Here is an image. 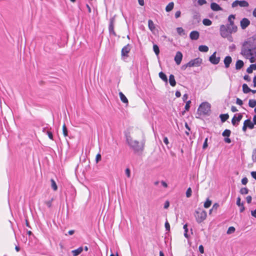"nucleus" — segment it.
Instances as JSON below:
<instances>
[{"label": "nucleus", "instance_id": "1", "mask_svg": "<svg viewBox=\"0 0 256 256\" xmlns=\"http://www.w3.org/2000/svg\"><path fill=\"white\" fill-rule=\"evenodd\" d=\"M145 140H143L140 144L138 140H134V142L129 144V146L134 154L142 152L144 150Z\"/></svg>", "mask_w": 256, "mask_h": 256}, {"label": "nucleus", "instance_id": "2", "mask_svg": "<svg viewBox=\"0 0 256 256\" xmlns=\"http://www.w3.org/2000/svg\"><path fill=\"white\" fill-rule=\"evenodd\" d=\"M210 104L208 102H203L199 106L197 114L200 116H210Z\"/></svg>", "mask_w": 256, "mask_h": 256}, {"label": "nucleus", "instance_id": "3", "mask_svg": "<svg viewBox=\"0 0 256 256\" xmlns=\"http://www.w3.org/2000/svg\"><path fill=\"white\" fill-rule=\"evenodd\" d=\"M237 30V26H234L231 28L230 26H226L224 24L221 25L220 28V36L224 38H226V36H228L230 34L236 32Z\"/></svg>", "mask_w": 256, "mask_h": 256}, {"label": "nucleus", "instance_id": "4", "mask_svg": "<svg viewBox=\"0 0 256 256\" xmlns=\"http://www.w3.org/2000/svg\"><path fill=\"white\" fill-rule=\"evenodd\" d=\"M244 48H246L248 50H244V54L246 55V58L250 60V62L252 63L255 62L254 56H256V52L253 53L252 51V46L248 42L244 44Z\"/></svg>", "mask_w": 256, "mask_h": 256}, {"label": "nucleus", "instance_id": "5", "mask_svg": "<svg viewBox=\"0 0 256 256\" xmlns=\"http://www.w3.org/2000/svg\"><path fill=\"white\" fill-rule=\"evenodd\" d=\"M196 214L194 216L196 218V222L198 224H200L206 220L207 214L206 210H202L201 212H198V210L195 211Z\"/></svg>", "mask_w": 256, "mask_h": 256}, {"label": "nucleus", "instance_id": "6", "mask_svg": "<svg viewBox=\"0 0 256 256\" xmlns=\"http://www.w3.org/2000/svg\"><path fill=\"white\" fill-rule=\"evenodd\" d=\"M115 22V17L114 16L110 18V22L108 24V32L110 36H116L117 35L114 30V25Z\"/></svg>", "mask_w": 256, "mask_h": 256}, {"label": "nucleus", "instance_id": "7", "mask_svg": "<svg viewBox=\"0 0 256 256\" xmlns=\"http://www.w3.org/2000/svg\"><path fill=\"white\" fill-rule=\"evenodd\" d=\"M202 60L200 58H196L191 60L188 62L190 67L192 66H199L202 64Z\"/></svg>", "mask_w": 256, "mask_h": 256}, {"label": "nucleus", "instance_id": "8", "mask_svg": "<svg viewBox=\"0 0 256 256\" xmlns=\"http://www.w3.org/2000/svg\"><path fill=\"white\" fill-rule=\"evenodd\" d=\"M130 45L128 44L124 46L121 51V56L122 58H124V59L125 58H128V54L130 52Z\"/></svg>", "mask_w": 256, "mask_h": 256}, {"label": "nucleus", "instance_id": "9", "mask_svg": "<svg viewBox=\"0 0 256 256\" xmlns=\"http://www.w3.org/2000/svg\"><path fill=\"white\" fill-rule=\"evenodd\" d=\"M216 52H214L208 58L209 61L213 64H217L219 63L220 58V56H216Z\"/></svg>", "mask_w": 256, "mask_h": 256}, {"label": "nucleus", "instance_id": "10", "mask_svg": "<svg viewBox=\"0 0 256 256\" xmlns=\"http://www.w3.org/2000/svg\"><path fill=\"white\" fill-rule=\"evenodd\" d=\"M254 128V123L250 120H246L244 122L242 130L246 132L248 128L252 129Z\"/></svg>", "mask_w": 256, "mask_h": 256}, {"label": "nucleus", "instance_id": "11", "mask_svg": "<svg viewBox=\"0 0 256 256\" xmlns=\"http://www.w3.org/2000/svg\"><path fill=\"white\" fill-rule=\"evenodd\" d=\"M240 122V113L236 114L232 120V124L234 126H237Z\"/></svg>", "mask_w": 256, "mask_h": 256}, {"label": "nucleus", "instance_id": "12", "mask_svg": "<svg viewBox=\"0 0 256 256\" xmlns=\"http://www.w3.org/2000/svg\"><path fill=\"white\" fill-rule=\"evenodd\" d=\"M182 54L180 51H178L174 56V60L177 65H179L182 59Z\"/></svg>", "mask_w": 256, "mask_h": 256}, {"label": "nucleus", "instance_id": "13", "mask_svg": "<svg viewBox=\"0 0 256 256\" xmlns=\"http://www.w3.org/2000/svg\"><path fill=\"white\" fill-rule=\"evenodd\" d=\"M200 33L197 30L192 31L190 34V38L192 40H197L199 38Z\"/></svg>", "mask_w": 256, "mask_h": 256}, {"label": "nucleus", "instance_id": "14", "mask_svg": "<svg viewBox=\"0 0 256 256\" xmlns=\"http://www.w3.org/2000/svg\"><path fill=\"white\" fill-rule=\"evenodd\" d=\"M232 62V58L231 56H226L224 60V67L226 68H229Z\"/></svg>", "mask_w": 256, "mask_h": 256}, {"label": "nucleus", "instance_id": "15", "mask_svg": "<svg viewBox=\"0 0 256 256\" xmlns=\"http://www.w3.org/2000/svg\"><path fill=\"white\" fill-rule=\"evenodd\" d=\"M235 18V15L234 14H230L228 16V23L227 24V26H230L231 28L236 26L234 24V22L233 20Z\"/></svg>", "mask_w": 256, "mask_h": 256}, {"label": "nucleus", "instance_id": "16", "mask_svg": "<svg viewBox=\"0 0 256 256\" xmlns=\"http://www.w3.org/2000/svg\"><path fill=\"white\" fill-rule=\"evenodd\" d=\"M250 24V21L246 18H244L241 20V28L245 29Z\"/></svg>", "mask_w": 256, "mask_h": 256}, {"label": "nucleus", "instance_id": "17", "mask_svg": "<svg viewBox=\"0 0 256 256\" xmlns=\"http://www.w3.org/2000/svg\"><path fill=\"white\" fill-rule=\"evenodd\" d=\"M210 8L214 11H219L222 10V8L218 4L214 2L211 3Z\"/></svg>", "mask_w": 256, "mask_h": 256}, {"label": "nucleus", "instance_id": "18", "mask_svg": "<svg viewBox=\"0 0 256 256\" xmlns=\"http://www.w3.org/2000/svg\"><path fill=\"white\" fill-rule=\"evenodd\" d=\"M83 250V247L80 246L76 250H74L72 251V254L73 256H78Z\"/></svg>", "mask_w": 256, "mask_h": 256}, {"label": "nucleus", "instance_id": "19", "mask_svg": "<svg viewBox=\"0 0 256 256\" xmlns=\"http://www.w3.org/2000/svg\"><path fill=\"white\" fill-rule=\"evenodd\" d=\"M169 82L172 86H174L176 85L174 76L172 74H170L169 76Z\"/></svg>", "mask_w": 256, "mask_h": 256}, {"label": "nucleus", "instance_id": "20", "mask_svg": "<svg viewBox=\"0 0 256 256\" xmlns=\"http://www.w3.org/2000/svg\"><path fill=\"white\" fill-rule=\"evenodd\" d=\"M191 103L190 100L186 102V104L184 106V110L181 112V114L184 116L186 111H188L190 108V104Z\"/></svg>", "mask_w": 256, "mask_h": 256}, {"label": "nucleus", "instance_id": "21", "mask_svg": "<svg viewBox=\"0 0 256 256\" xmlns=\"http://www.w3.org/2000/svg\"><path fill=\"white\" fill-rule=\"evenodd\" d=\"M119 96H120V99L122 102L126 104H128V98H126V97L125 96V95L122 92H119Z\"/></svg>", "mask_w": 256, "mask_h": 256}, {"label": "nucleus", "instance_id": "22", "mask_svg": "<svg viewBox=\"0 0 256 256\" xmlns=\"http://www.w3.org/2000/svg\"><path fill=\"white\" fill-rule=\"evenodd\" d=\"M159 77L165 82L168 83V78L166 75L163 72H160L159 74Z\"/></svg>", "mask_w": 256, "mask_h": 256}, {"label": "nucleus", "instance_id": "23", "mask_svg": "<svg viewBox=\"0 0 256 256\" xmlns=\"http://www.w3.org/2000/svg\"><path fill=\"white\" fill-rule=\"evenodd\" d=\"M174 7V2H170L166 7V12H170Z\"/></svg>", "mask_w": 256, "mask_h": 256}, {"label": "nucleus", "instance_id": "24", "mask_svg": "<svg viewBox=\"0 0 256 256\" xmlns=\"http://www.w3.org/2000/svg\"><path fill=\"white\" fill-rule=\"evenodd\" d=\"M220 120L222 122H225L229 118V116L228 114H220Z\"/></svg>", "mask_w": 256, "mask_h": 256}, {"label": "nucleus", "instance_id": "25", "mask_svg": "<svg viewBox=\"0 0 256 256\" xmlns=\"http://www.w3.org/2000/svg\"><path fill=\"white\" fill-rule=\"evenodd\" d=\"M148 26L149 29L153 32L155 29L154 24L152 20H148Z\"/></svg>", "mask_w": 256, "mask_h": 256}, {"label": "nucleus", "instance_id": "26", "mask_svg": "<svg viewBox=\"0 0 256 256\" xmlns=\"http://www.w3.org/2000/svg\"><path fill=\"white\" fill-rule=\"evenodd\" d=\"M198 50L201 52H207L208 50V47L206 45H200L198 46Z\"/></svg>", "mask_w": 256, "mask_h": 256}, {"label": "nucleus", "instance_id": "27", "mask_svg": "<svg viewBox=\"0 0 256 256\" xmlns=\"http://www.w3.org/2000/svg\"><path fill=\"white\" fill-rule=\"evenodd\" d=\"M184 236L186 238H188L190 237V236L188 234V224H184Z\"/></svg>", "mask_w": 256, "mask_h": 256}, {"label": "nucleus", "instance_id": "28", "mask_svg": "<svg viewBox=\"0 0 256 256\" xmlns=\"http://www.w3.org/2000/svg\"><path fill=\"white\" fill-rule=\"evenodd\" d=\"M51 182V187L52 188V190L54 191L56 190H58V186L57 184L54 181V180L52 178L50 180Z\"/></svg>", "mask_w": 256, "mask_h": 256}, {"label": "nucleus", "instance_id": "29", "mask_svg": "<svg viewBox=\"0 0 256 256\" xmlns=\"http://www.w3.org/2000/svg\"><path fill=\"white\" fill-rule=\"evenodd\" d=\"M212 203V202L211 200L209 199V198H207L206 202L204 203V206L207 208L210 207Z\"/></svg>", "mask_w": 256, "mask_h": 256}, {"label": "nucleus", "instance_id": "30", "mask_svg": "<svg viewBox=\"0 0 256 256\" xmlns=\"http://www.w3.org/2000/svg\"><path fill=\"white\" fill-rule=\"evenodd\" d=\"M153 50L157 56H158L160 54V48L157 44H154L153 45Z\"/></svg>", "mask_w": 256, "mask_h": 256}, {"label": "nucleus", "instance_id": "31", "mask_svg": "<svg viewBox=\"0 0 256 256\" xmlns=\"http://www.w3.org/2000/svg\"><path fill=\"white\" fill-rule=\"evenodd\" d=\"M202 24L206 26H210L212 24V22L208 18H204L202 20Z\"/></svg>", "mask_w": 256, "mask_h": 256}, {"label": "nucleus", "instance_id": "32", "mask_svg": "<svg viewBox=\"0 0 256 256\" xmlns=\"http://www.w3.org/2000/svg\"><path fill=\"white\" fill-rule=\"evenodd\" d=\"M231 131L230 130L226 129L222 133V136L224 137H229L230 136Z\"/></svg>", "mask_w": 256, "mask_h": 256}, {"label": "nucleus", "instance_id": "33", "mask_svg": "<svg viewBox=\"0 0 256 256\" xmlns=\"http://www.w3.org/2000/svg\"><path fill=\"white\" fill-rule=\"evenodd\" d=\"M62 133L64 136H68V130L65 124H64L62 126Z\"/></svg>", "mask_w": 256, "mask_h": 256}, {"label": "nucleus", "instance_id": "34", "mask_svg": "<svg viewBox=\"0 0 256 256\" xmlns=\"http://www.w3.org/2000/svg\"><path fill=\"white\" fill-rule=\"evenodd\" d=\"M176 32L180 36L184 35L185 34L184 30L182 27H178L176 28Z\"/></svg>", "mask_w": 256, "mask_h": 256}, {"label": "nucleus", "instance_id": "35", "mask_svg": "<svg viewBox=\"0 0 256 256\" xmlns=\"http://www.w3.org/2000/svg\"><path fill=\"white\" fill-rule=\"evenodd\" d=\"M242 89L244 93H248L251 91V90L248 87V86L246 84H243Z\"/></svg>", "mask_w": 256, "mask_h": 256}, {"label": "nucleus", "instance_id": "36", "mask_svg": "<svg viewBox=\"0 0 256 256\" xmlns=\"http://www.w3.org/2000/svg\"><path fill=\"white\" fill-rule=\"evenodd\" d=\"M192 190L190 188H188L186 192V197L188 198L192 196Z\"/></svg>", "mask_w": 256, "mask_h": 256}, {"label": "nucleus", "instance_id": "37", "mask_svg": "<svg viewBox=\"0 0 256 256\" xmlns=\"http://www.w3.org/2000/svg\"><path fill=\"white\" fill-rule=\"evenodd\" d=\"M126 142L128 146H129V144L131 142H134V140H132V138H131L130 136V135H126Z\"/></svg>", "mask_w": 256, "mask_h": 256}, {"label": "nucleus", "instance_id": "38", "mask_svg": "<svg viewBox=\"0 0 256 256\" xmlns=\"http://www.w3.org/2000/svg\"><path fill=\"white\" fill-rule=\"evenodd\" d=\"M249 106L252 108H254L256 106V100H249Z\"/></svg>", "mask_w": 256, "mask_h": 256}, {"label": "nucleus", "instance_id": "39", "mask_svg": "<svg viewBox=\"0 0 256 256\" xmlns=\"http://www.w3.org/2000/svg\"><path fill=\"white\" fill-rule=\"evenodd\" d=\"M184 126H185V128H186V129H188V131H186L185 132V134L186 136H190V132H189V131L190 130V127L188 126V123L186 122H185V124H184Z\"/></svg>", "mask_w": 256, "mask_h": 256}, {"label": "nucleus", "instance_id": "40", "mask_svg": "<svg viewBox=\"0 0 256 256\" xmlns=\"http://www.w3.org/2000/svg\"><path fill=\"white\" fill-rule=\"evenodd\" d=\"M234 231L235 228L234 226H230L228 228L226 232L228 234H230L234 232Z\"/></svg>", "mask_w": 256, "mask_h": 256}, {"label": "nucleus", "instance_id": "41", "mask_svg": "<svg viewBox=\"0 0 256 256\" xmlns=\"http://www.w3.org/2000/svg\"><path fill=\"white\" fill-rule=\"evenodd\" d=\"M238 6H240V0H236L234 1L232 4V8H234Z\"/></svg>", "mask_w": 256, "mask_h": 256}, {"label": "nucleus", "instance_id": "42", "mask_svg": "<svg viewBox=\"0 0 256 256\" xmlns=\"http://www.w3.org/2000/svg\"><path fill=\"white\" fill-rule=\"evenodd\" d=\"M208 138H206L204 140V142L202 145V149L203 150H206L208 148Z\"/></svg>", "mask_w": 256, "mask_h": 256}, {"label": "nucleus", "instance_id": "43", "mask_svg": "<svg viewBox=\"0 0 256 256\" xmlns=\"http://www.w3.org/2000/svg\"><path fill=\"white\" fill-rule=\"evenodd\" d=\"M46 134H48L50 139L52 140H54V136L52 132L50 130H48L46 132Z\"/></svg>", "mask_w": 256, "mask_h": 256}, {"label": "nucleus", "instance_id": "44", "mask_svg": "<svg viewBox=\"0 0 256 256\" xmlns=\"http://www.w3.org/2000/svg\"><path fill=\"white\" fill-rule=\"evenodd\" d=\"M101 159H102L101 154L100 153L98 154L96 156V160H95L96 163H98L100 160H101Z\"/></svg>", "mask_w": 256, "mask_h": 256}, {"label": "nucleus", "instance_id": "45", "mask_svg": "<svg viewBox=\"0 0 256 256\" xmlns=\"http://www.w3.org/2000/svg\"><path fill=\"white\" fill-rule=\"evenodd\" d=\"M248 3L246 0H241V7H248Z\"/></svg>", "mask_w": 256, "mask_h": 256}, {"label": "nucleus", "instance_id": "46", "mask_svg": "<svg viewBox=\"0 0 256 256\" xmlns=\"http://www.w3.org/2000/svg\"><path fill=\"white\" fill-rule=\"evenodd\" d=\"M52 200L53 198H52L50 200L45 202V204H46L48 208H50L52 206Z\"/></svg>", "mask_w": 256, "mask_h": 256}, {"label": "nucleus", "instance_id": "47", "mask_svg": "<svg viewBox=\"0 0 256 256\" xmlns=\"http://www.w3.org/2000/svg\"><path fill=\"white\" fill-rule=\"evenodd\" d=\"M164 226H165L166 230V231H170V224L168 223V220H166V222L164 224Z\"/></svg>", "mask_w": 256, "mask_h": 256}, {"label": "nucleus", "instance_id": "48", "mask_svg": "<svg viewBox=\"0 0 256 256\" xmlns=\"http://www.w3.org/2000/svg\"><path fill=\"white\" fill-rule=\"evenodd\" d=\"M236 68L237 70H240V59H238L236 62Z\"/></svg>", "mask_w": 256, "mask_h": 256}, {"label": "nucleus", "instance_id": "49", "mask_svg": "<svg viewBox=\"0 0 256 256\" xmlns=\"http://www.w3.org/2000/svg\"><path fill=\"white\" fill-rule=\"evenodd\" d=\"M126 174L128 178L130 177V170L129 168H126L125 170Z\"/></svg>", "mask_w": 256, "mask_h": 256}, {"label": "nucleus", "instance_id": "50", "mask_svg": "<svg viewBox=\"0 0 256 256\" xmlns=\"http://www.w3.org/2000/svg\"><path fill=\"white\" fill-rule=\"evenodd\" d=\"M163 140H164V142L167 146L168 148H169L170 147L168 146V144H169V142H168V138L166 136H164Z\"/></svg>", "mask_w": 256, "mask_h": 256}, {"label": "nucleus", "instance_id": "51", "mask_svg": "<svg viewBox=\"0 0 256 256\" xmlns=\"http://www.w3.org/2000/svg\"><path fill=\"white\" fill-rule=\"evenodd\" d=\"M219 207V204L218 203H214L212 208L215 212L216 211L218 208Z\"/></svg>", "mask_w": 256, "mask_h": 256}, {"label": "nucleus", "instance_id": "52", "mask_svg": "<svg viewBox=\"0 0 256 256\" xmlns=\"http://www.w3.org/2000/svg\"><path fill=\"white\" fill-rule=\"evenodd\" d=\"M252 158L254 162H256V150L252 152Z\"/></svg>", "mask_w": 256, "mask_h": 256}, {"label": "nucleus", "instance_id": "53", "mask_svg": "<svg viewBox=\"0 0 256 256\" xmlns=\"http://www.w3.org/2000/svg\"><path fill=\"white\" fill-rule=\"evenodd\" d=\"M198 250L201 254L204 253V248L202 245H200L198 246Z\"/></svg>", "mask_w": 256, "mask_h": 256}, {"label": "nucleus", "instance_id": "54", "mask_svg": "<svg viewBox=\"0 0 256 256\" xmlns=\"http://www.w3.org/2000/svg\"><path fill=\"white\" fill-rule=\"evenodd\" d=\"M198 3L200 6H202L206 3V0H198Z\"/></svg>", "mask_w": 256, "mask_h": 256}, {"label": "nucleus", "instance_id": "55", "mask_svg": "<svg viewBox=\"0 0 256 256\" xmlns=\"http://www.w3.org/2000/svg\"><path fill=\"white\" fill-rule=\"evenodd\" d=\"M193 18L196 20L198 22L200 20V16L198 14H196L194 15L193 16Z\"/></svg>", "mask_w": 256, "mask_h": 256}, {"label": "nucleus", "instance_id": "56", "mask_svg": "<svg viewBox=\"0 0 256 256\" xmlns=\"http://www.w3.org/2000/svg\"><path fill=\"white\" fill-rule=\"evenodd\" d=\"M188 63H186V64H183L182 66H181V70H186V68H188V67H190V66H188Z\"/></svg>", "mask_w": 256, "mask_h": 256}, {"label": "nucleus", "instance_id": "57", "mask_svg": "<svg viewBox=\"0 0 256 256\" xmlns=\"http://www.w3.org/2000/svg\"><path fill=\"white\" fill-rule=\"evenodd\" d=\"M248 190L244 188H241V194H248Z\"/></svg>", "mask_w": 256, "mask_h": 256}, {"label": "nucleus", "instance_id": "58", "mask_svg": "<svg viewBox=\"0 0 256 256\" xmlns=\"http://www.w3.org/2000/svg\"><path fill=\"white\" fill-rule=\"evenodd\" d=\"M181 12L180 10H178L175 13V18H179L180 16Z\"/></svg>", "mask_w": 256, "mask_h": 256}, {"label": "nucleus", "instance_id": "59", "mask_svg": "<svg viewBox=\"0 0 256 256\" xmlns=\"http://www.w3.org/2000/svg\"><path fill=\"white\" fill-rule=\"evenodd\" d=\"M169 206H170V202L168 200H166L164 204V208L166 209L169 207Z\"/></svg>", "mask_w": 256, "mask_h": 256}, {"label": "nucleus", "instance_id": "60", "mask_svg": "<svg viewBox=\"0 0 256 256\" xmlns=\"http://www.w3.org/2000/svg\"><path fill=\"white\" fill-rule=\"evenodd\" d=\"M188 98V94H184L182 96L183 101L186 102V100Z\"/></svg>", "mask_w": 256, "mask_h": 256}, {"label": "nucleus", "instance_id": "61", "mask_svg": "<svg viewBox=\"0 0 256 256\" xmlns=\"http://www.w3.org/2000/svg\"><path fill=\"white\" fill-rule=\"evenodd\" d=\"M224 141L228 144H230L231 142V140L228 137H226L224 139Z\"/></svg>", "mask_w": 256, "mask_h": 256}, {"label": "nucleus", "instance_id": "62", "mask_svg": "<svg viewBox=\"0 0 256 256\" xmlns=\"http://www.w3.org/2000/svg\"><path fill=\"white\" fill-rule=\"evenodd\" d=\"M175 95L176 98H180L181 96V93L179 90H176Z\"/></svg>", "mask_w": 256, "mask_h": 256}, {"label": "nucleus", "instance_id": "63", "mask_svg": "<svg viewBox=\"0 0 256 256\" xmlns=\"http://www.w3.org/2000/svg\"><path fill=\"white\" fill-rule=\"evenodd\" d=\"M251 214L253 216L256 218V209L254 210H252Z\"/></svg>", "mask_w": 256, "mask_h": 256}, {"label": "nucleus", "instance_id": "64", "mask_svg": "<svg viewBox=\"0 0 256 256\" xmlns=\"http://www.w3.org/2000/svg\"><path fill=\"white\" fill-rule=\"evenodd\" d=\"M252 176L256 180V172H251Z\"/></svg>", "mask_w": 256, "mask_h": 256}]
</instances>
